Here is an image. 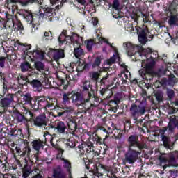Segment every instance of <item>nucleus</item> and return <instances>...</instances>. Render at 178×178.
Returning <instances> with one entry per match:
<instances>
[{
  "instance_id": "6",
  "label": "nucleus",
  "mask_w": 178,
  "mask_h": 178,
  "mask_svg": "<svg viewBox=\"0 0 178 178\" xmlns=\"http://www.w3.org/2000/svg\"><path fill=\"white\" fill-rule=\"evenodd\" d=\"M148 34V29L145 26L143 29L138 30V41L140 44L145 45L147 43V35Z\"/></svg>"
},
{
  "instance_id": "2",
  "label": "nucleus",
  "mask_w": 178,
  "mask_h": 178,
  "mask_svg": "<svg viewBox=\"0 0 178 178\" xmlns=\"http://www.w3.org/2000/svg\"><path fill=\"white\" fill-rule=\"evenodd\" d=\"M152 55H155V56L154 57ZM152 55L149 58H147L146 61L142 60V67H143L145 70H139V74H140L141 77H143V79H144L145 73H151L152 67L155 66L156 58H158V52L153 51Z\"/></svg>"
},
{
  "instance_id": "64",
  "label": "nucleus",
  "mask_w": 178,
  "mask_h": 178,
  "mask_svg": "<svg viewBox=\"0 0 178 178\" xmlns=\"http://www.w3.org/2000/svg\"><path fill=\"white\" fill-rule=\"evenodd\" d=\"M175 105H176L177 106H178V100H177V101L175 102Z\"/></svg>"
},
{
  "instance_id": "60",
  "label": "nucleus",
  "mask_w": 178,
  "mask_h": 178,
  "mask_svg": "<svg viewBox=\"0 0 178 178\" xmlns=\"http://www.w3.org/2000/svg\"><path fill=\"white\" fill-rule=\"evenodd\" d=\"M33 178H42V176H41V175L40 174H38L35 175Z\"/></svg>"
},
{
  "instance_id": "22",
  "label": "nucleus",
  "mask_w": 178,
  "mask_h": 178,
  "mask_svg": "<svg viewBox=\"0 0 178 178\" xmlns=\"http://www.w3.org/2000/svg\"><path fill=\"white\" fill-rule=\"evenodd\" d=\"M159 165H164L168 162V156L166 154H161L158 159Z\"/></svg>"
},
{
  "instance_id": "45",
  "label": "nucleus",
  "mask_w": 178,
  "mask_h": 178,
  "mask_svg": "<svg viewBox=\"0 0 178 178\" xmlns=\"http://www.w3.org/2000/svg\"><path fill=\"white\" fill-rule=\"evenodd\" d=\"M138 113H140V115H144L145 113V108L143 106H138Z\"/></svg>"
},
{
  "instance_id": "17",
  "label": "nucleus",
  "mask_w": 178,
  "mask_h": 178,
  "mask_svg": "<svg viewBox=\"0 0 178 178\" xmlns=\"http://www.w3.org/2000/svg\"><path fill=\"white\" fill-rule=\"evenodd\" d=\"M56 129L58 133L63 134L66 130V125H65V123L63 122H59L57 123Z\"/></svg>"
},
{
  "instance_id": "59",
  "label": "nucleus",
  "mask_w": 178,
  "mask_h": 178,
  "mask_svg": "<svg viewBox=\"0 0 178 178\" xmlns=\"http://www.w3.org/2000/svg\"><path fill=\"white\" fill-rule=\"evenodd\" d=\"M37 30H38L37 26H32L31 33H34Z\"/></svg>"
},
{
  "instance_id": "51",
  "label": "nucleus",
  "mask_w": 178,
  "mask_h": 178,
  "mask_svg": "<svg viewBox=\"0 0 178 178\" xmlns=\"http://www.w3.org/2000/svg\"><path fill=\"white\" fill-rule=\"evenodd\" d=\"M3 178H16L11 174L7 173L3 175Z\"/></svg>"
},
{
  "instance_id": "19",
  "label": "nucleus",
  "mask_w": 178,
  "mask_h": 178,
  "mask_svg": "<svg viewBox=\"0 0 178 178\" xmlns=\"http://www.w3.org/2000/svg\"><path fill=\"white\" fill-rule=\"evenodd\" d=\"M15 151L17 154H19L20 155V156H24V155H26V152H27V151L30 152V148L25 147L24 149H23V151H22V149H20L19 147H16Z\"/></svg>"
},
{
  "instance_id": "32",
  "label": "nucleus",
  "mask_w": 178,
  "mask_h": 178,
  "mask_svg": "<svg viewBox=\"0 0 178 178\" xmlns=\"http://www.w3.org/2000/svg\"><path fill=\"white\" fill-rule=\"evenodd\" d=\"M90 77L92 79V80H98V77H99V73L98 72H90Z\"/></svg>"
},
{
  "instance_id": "7",
  "label": "nucleus",
  "mask_w": 178,
  "mask_h": 178,
  "mask_svg": "<svg viewBox=\"0 0 178 178\" xmlns=\"http://www.w3.org/2000/svg\"><path fill=\"white\" fill-rule=\"evenodd\" d=\"M129 147L128 149H134L136 147L139 148V149H143L144 146H141L137 140V136H131L128 139Z\"/></svg>"
},
{
  "instance_id": "40",
  "label": "nucleus",
  "mask_w": 178,
  "mask_h": 178,
  "mask_svg": "<svg viewBox=\"0 0 178 178\" xmlns=\"http://www.w3.org/2000/svg\"><path fill=\"white\" fill-rule=\"evenodd\" d=\"M15 119H17V120H18L19 122H23V120H24V117L23 116V115L19 113L15 114Z\"/></svg>"
},
{
  "instance_id": "37",
  "label": "nucleus",
  "mask_w": 178,
  "mask_h": 178,
  "mask_svg": "<svg viewBox=\"0 0 178 178\" xmlns=\"http://www.w3.org/2000/svg\"><path fill=\"white\" fill-rule=\"evenodd\" d=\"M92 45H94V42H92V40H88L86 43V47L88 51H91V49H92Z\"/></svg>"
},
{
  "instance_id": "49",
  "label": "nucleus",
  "mask_w": 178,
  "mask_h": 178,
  "mask_svg": "<svg viewBox=\"0 0 178 178\" xmlns=\"http://www.w3.org/2000/svg\"><path fill=\"white\" fill-rule=\"evenodd\" d=\"M167 94L168 97H169L170 98H173V97L175 96V92L172 90H168Z\"/></svg>"
},
{
  "instance_id": "5",
  "label": "nucleus",
  "mask_w": 178,
  "mask_h": 178,
  "mask_svg": "<svg viewBox=\"0 0 178 178\" xmlns=\"http://www.w3.org/2000/svg\"><path fill=\"white\" fill-rule=\"evenodd\" d=\"M47 55L49 58H54V60H59V59H62L65 58V52L63 49H49Z\"/></svg>"
},
{
  "instance_id": "63",
  "label": "nucleus",
  "mask_w": 178,
  "mask_h": 178,
  "mask_svg": "<svg viewBox=\"0 0 178 178\" xmlns=\"http://www.w3.org/2000/svg\"><path fill=\"white\" fill-rule=\"evenodd\" d=\"M11 2H13V3L17 2V0H11Z\"/></svg>"
},
{
  "instance_id": "27",
  "label": "nucleus",
  "mask_w": 178,
  "mask_h": 178,
  "mask_svg": "<svg viewBox=\"0 0 178 178\" xmlns=\"http://www.w3.org/2000/svg\"><path fill=\"white\" fill-rule=\"evenodd\" d=\"M176 159H178V152L177 151H175L171 153L169 162H175V161H176Z\"/></svg>"
},
{
  "instance_id": "34",
  "label": "nucleus",
  "mask_w": 178,
  "mask_h": 178,
  "mask_svg": "<svg viewBox=\"0 0 178 178\" xmlns=\"http://www.w3.org/2000/svg\"><path fill=\"white\" fill-rule=\"evenodd\" d=\"M31 173V170H30V169L24 168L23 170L22 177L27 178L29 177Z\"/></svg>"
},
{
  "instance_id": "24",
  "label": "nucleus",
  "mask_w": 178,
  "mask_h": 178,
  "mask_svg": "<svg viewBox=\"0 0 178 178\" xmlns=\"http://www.w3.org/2000/svg\"><path fill=\"white\" fill-rule=\"evenodd\" d=\"M44 67H45V65L42 62L38 61L35 63V68L36 70L41 72L42 70H44Z\"/></svg>"
},
{
  "instance_id": "58",
  "label": "nucleus",
  "mask_w": 178,
  "mask_h": 178,
  "mask_svg": "<svg viewBox=\"0 0 178 178\" xmlns=\"http://www.w3.org/2000/svg\"><path fill=\"white\" fill-rule=\"evenodd\" d=\"M59 2V0H50V3L51 5H56Z\"/></svg>"
},
{
  "instance_id": "31",
  "label": "nucleus",
  "mask_w": 178,
  "mask_h": 178,
  "mask_svg": "<svg viewBox=\"0 0 178 178\" xmlns=\"http://www.w3.org/2000/svg\"><path fill=\"white\" fill-rule=\"evenodd\" d=\"M18 83L21 84V86L26 84V83H27V78L23 76H18Z\"/></svg>"
},
{
  "instance_id": "25",
  "label": "nucleus",
  "mask_w": 178,
  "mask_h": 178,
  "mask_svg": "<svg viewBox=\"0 0 178 178\" xmlns=\"http://www.w3.org/2000/svg\"><path fill=\"white\" fill-rule=\"evenodd\" d=\"M70 98V93H64L63 95V105H66L69 102Z\"/></svg>"
},
{
  "instance_id": "44",
  "label": "nucleus",
  "mask_w": 178,
  "mask_h": 178,
  "mask_svg": "<svg viewBox=\"0 0 178 178\" xmlns=\"http://www.w3.org/2000/svg\"><path fill=\"white\" fill-rule=\"evenodd\" d=\"M63 109H65V111H64V112H65V113H72V112H73V107H71V106H69V107H67V106H65V107H64L63 108Z\"/></svg>"
},
{
  "instance_id": "26",
  "label": "nucleus",
  "mask_w": 178,
  "mask_h": 178,
  "mask_svg": "<svg viewBox=\"0 0 178 178\" xmlns=\"http://www.w3.org/2000/svg\"><path fill=\"white\" fill-rule=\"evenodd\" d=\"M23 99L25 102V104H31V105H33V104L31 103L33 98H31V95L30 94L26 93V95H24Z\"/></svg>"
},
{
  "instance_id": "29",
  "label": "nucleus",
  "mask_w": 178,
  "mask_h": 178,
  "mask_svg": "<svg viewBox=\"0 0 178 178\" xmlns=\"http://www.w3.org/2000/svg\"><path fill=\"white\" fill-rule=\"evenodd\" d=\"M63 161V168L66 169L67 172H70L71 165L67 160H65V159H61Z\"/></svg>"
},
{
  "instance_id": "43",
  "label": "nucleus",
  "mask_w": 178,
  "mask_h": 178,
  "mask_svg": "<svg viewBox=\"0 0 178 178\" xmlns=\"http://www.w3.org/2000/svg\"><path fill=\"white\" fill-rule=\"evenodd\" d=\"M5 60H6V57L0 56V66H1V67H5Z\"/></svg>"
},
{
  "instance_id": "13",
  "label": "nucleus",
  "mask_w": 178,
  "mask_h": 178,
  "mask_svg": "<svg viewBox=\"0 0 178 178\" xmlns=\"http://www.w3.org/2000/svg\"><path fill=\"white\" fill-rule=\"evenodd\" d=\"M162 141L164 147L167 149H173V146H170V138H168L165 135L162 136Z\"/></svg>"
},
{
  "instance_id": "38",
  "label": "nucleus",
  "mask_w": 178,
  "mask_h": 178,
  "mask_svg": "<svg viewBox=\"0 0 178 178\" xmlns=\"http://www.w3.org/2000/svg\"><path fill=\"white\" fill-rule=\"evenodd\" d=\"M53 140H54V138H52V136H51L50 143H51L52 147H54V148H56V149H58V151H60V152H62V154H63V150H62V149H60V147H59V146L54 145V143L52 142Z\"/></svg>"
},
{
  "instance_id": "11",
  "label": "nucleus",
  "mask_w": 178,
  "mask_h": 178,
  "mask_svg": "<svg viewBox=\"0 0 178 178\" xmlns=\"http://www.w3.org/2000/svg\"><path fill=\"white\" fill-rule=\"evenodd\" d=\"M29 55H31L33 59H40V60H42L45 56L44 52L38 50L29 53Z\"/></svg>"
},
{
  "instance_id": "9",
  "label": "nucleus",
  "mask_w": 178,
  "mask_h": 178,
  "mask_svg": "<svg viewBox=\"0 0 178 178\" xmlns=\"http://www.w3.org/2000/svg\"><path fill=\"white\" fill-rule=\"evenodd\" d=\"M13 102V95L9 94L6 97L1 99V106L8 108Z\"/></svg>"
},
{
  "instance_id": "10",
  "label": "nucleus",
  "mask_w": 178,
  "mask_h": 178,
  "mask_svg": "<svg viewBox=\"0 0 178 178\" xmlns=\"http://www.w3.org/2000/svg\"><path fill=\"white\" fill-rule=\"evenodd\" d=\"M53 177L54 178H66V175L63 173L62 168L57 166L53 170Z\"/></svg>"
},
{
  "instance_id": "3",
  "label": "nucleus",
  "mask_w": 178,
  "mask_h": 178,
  "mask_svg": "<svg viewBox=\"0 0 178 178\" xmlns=\"http://www.w3.org/2000/svg\"><path fill=\"white\" fill-rule=\"evenodd\" d=\"M140 155H141V152L134 149H128V152L125 155V161H127L128 163H134V162L138 159Z\"/></svg>"
},
{
  "instance_id": "35",
  "label": "nucleus",
  "mask_w": 178,
  "mask_h": 178,
  "mask_svg": "<svg viewBox=\"0 0 178 178\" xmlns=\"http://www.w3.org/2000/svg\"><path fill=\"white\" fill-rule=\"evenodd\" d=\"M167 178H175L177 177V172L176 171H170L167 172ZM163 178H166L164 177Z\"/></svg>"
},
{
  "instance_id": "62",
  "label": "nucleus",
  "mask_w": 178,
  "mask_h": 178,
  "mask_svg": "<svg viewBox=\"0 0 178 178\" xmlns=\"http://www.w3.org/2000/svg\"><path fill=\"white\" fill-rule=\"evenodd\" d=\"M48 20H49V22H52V17H48Z\"/></svg>"
},
{
  "instance_id": "20",
  "label": "nucleus",
  "mask_w": 178,
  "mask_h": 178,
  "mask_svg": "<svg viewBox=\"0 0 178 178\" xmlns=\"http://www.w3.org/2000/svg\"><path fill=\"white\" fill-rule=\"evenodd\" d=\"M22 72H29V69H31V65H30V63L27 62H24L20 65Z\"/></svg>"
},
{
  "instance_id": "41",
  "label": "nucleus",
  "mask_w": 178,
  "mask_h": 178,
  "mask_svg": "<svg viewBox=\"0 0 178 178\" xmlns=\"http://www.w3.org/2000/svg\"><path fill=\"white\" fill-rule=\"evenodd\" d=\"M81 5H86V3H92V0H76Z\"/></svg>"
},
{
  "instance_id": "57",
  "label": "nucleus",
  "mask_w": 178,
  "mask_h": 178,
  "mask_svg": "<svg viewBox=\"0 0 178 178\" xmlns=\"http://www.w3.org/2000/svg\"><path fill=\"white\" fill-rule=\"evenodd\" d=\"M99 168H100L101 169H103L104 170H108V167L102 164L99 165Z\"/></svg>"
},
{
  "instance_id": "1",
  "label": "nucleus",
  "mask_w": 178,
  "mask_h": 178,
  "mask_svg": "<svg viewBox=\"0 0 178 178\" xmlns=\"http://www.w3.org/2000/svg\"><path fill=\"white\" fill-rule=\"evenodd\" d=\"M123 47L127 49L129 56H133V55H134V51H138L140 56H144V58L149 54H152V50L151 49H143V47L140 46L134 47L130 42L124 43Z\"/></svg>"
},
{
  "instance_id": "33",
  "label": "nucleus",
  "mask_w": 178,
  "mask_h": 178,
  "mask_svg": "<svg viewBox=\"0 0 178 178\" xmlns=\"http://www.w3.org/2000/svg\"><path fill=\"white\" fill-rule=\"evenodd\" d=\"M177 20V19L175 16H170L168 19V24H170V26H175V24H176Z\"/></svg>"
},
{
  "instance_id": "28",
  "label": "nucleus",
  "mask_w": 178,
  "mask_h": 178,
  "mask_svg": "<svg viewBox=\"0 0 178 178\" xmlns=\"http://www.w3.org/2000/svg\"><path fill=\"white\" fill-rule=\"evenodd\" d=\"M130 111L133 116H136L138 113V107L136 104H133L130 108Z\"/></svg>"
},
{
  "instance_id": "4",
  "label": "nucleus",
  "mask_w": 178,
  "mask_h": 178,
  "mask_svg": "<svg viewBox=\"0 0 178 178\" xmlns=\"http://www.w3.org/2000/svg\"><path fill=\"white\" fill-rule=\"evenodd\" d=\"M81 95L79 92L74 93L71 98L72 100V102L74 104V105L80 106V105H84L86 102H88L91 98V94H88V97L87 99H81Z\"/></svg>"
},
{
  "instance_id": "54",
  "label": "nucleus",
  "mask_w": 178,
  "mask_h": 178,
  "mask_svg": "<svg viewBox=\"0 0 178 178\" xmlns=\"http://www.w3.org/2000/svg\"><path fill=\"white\" fill-rule=\"evenodd\" d=\"M19 45H23L24 47H26V48L25 49L26 51H29V49H31V45L30 44L26 45V44H19Z\"/></svg>"
},
{
  "instance_id": "47",
  "label": "nucleus",
  "mask_w": 178,
  "mask_h": 178,
  "mask_svg": "<svg viewBox=\"0 0 178 178\" xmlns=\"http://www.w3.org/2000/svg\"><path fill=\"white\" fill-rule=\"evenodd\" d=\"M44 37H46L47 40H52V33L51 31L45 32Z\"/></svg>"
},
{
  "instance_id": "23",
  "label": "nucleus",
  "mask_w": 178,
  "mask_h": 178,
  "mask_svg": "<svg viewBox=\"0 0 178 178\" xmlns=\"http://www.w3.org/2000/svg\"><path fill=\"white\" fill-rule=\"evenodd\" d=\"M116 60H120V57L118 55H113V57L106 61V65H112Z\"/></svg>"
},
{
  "instance_id": "16",
  "label": "nucleus",
  "mask_w": 178,
  "mask_h": 178,
  "mask_svg": "<svg viewBox=\"0 0 178 178\" xmlns=\"http://www.w3.org/2000/svg\"><path fill=\"white\" fill-rule=\"evenodd\" d=\"M31 84L33 87V88H34L35 91H38L40 92L41 91V83L40 82V81L38 80H33L31 82Z\"/></svg>"
},
{
  "instance_id": "53",
  "label": "nucleus",
  "mask_w": 178,
  "mask_h": 178,
  "mask_svg": "<svg viewBox=\"0 0 178 178\" xmlns=\"http://www.w3.org/2000/svg\"><path fill=\"white\" fill-rule=\"evenodd\" d=\"M29 2L31 3H33V2H38L39 5H41V3H42V0H29Z\"/></svg>"
},
{
  "instance_id": "30",
  "label": "nucleus",
  "mask_w": 178,
  "mask_h": 178,
  "mask_svg": "<svg viewBox=\"0 0 178 178\" xmlns=\"http://www.w3.org/2000/svg\"><path fill=\"white\" fill-rule=\"evenodd\" d=\"M112 8L115 9V10H120V3H119V0H113Z\"/></svg>"
},
{
  "instance_id": "52",
  "label": "nucleus",
  "mask_w": 178,
  "mask_h": 178,
  "mask_svg": "<svg viewBox=\"0 0 178 178\" xmlns=\"http://www.w3.org/2000/svg\"><path fill=\"white\" fill-rule=\"evenodd\" d=\"M168 129L170 131H172L175 129V124L170 123L168 124Z\"/></svg>"
},
{
  "instance_id": "46",
  "label": "nucleus",
  "mask_w": 178,
  "mask_h": 178,
  "mask_svg": "<svg viewBox=\"0 0 178 178\" xmlns=\"http://www.w3.org/2000/svg\"><path fill=\"white\" fill-rule=\"evenodd\" d=\"M14 27L17 30H23V25L20 22H17V24H14Z\"/></svg>"
},
{
  "instance_id": "50",
  "label": "nucleus",
  "mask_w": 178,
  "mask_h": 178,
  "mask_svg": "<svg viewBox=\"0 0 178 178\" xmlns=\"http://www.w3.org/2000/svg\"><path fill=\"white\" fill-rule=\"evenodd\" d=\"M127 31H130L131 33H132L133 31H134V28L133 27V25L131 24H129L127 26Z\"/></svg>"
},
{
  "instance_id": "18",
  "label": "nucleus",
  "mask_w": 178,
  "mask_h": 178,
  "mask_svg": "<svg viewBox=\"0 0 178 178\" xmlns=\"http://www.w3.org/2000/svg\"><path fill=\"white\" fill-rule=\"evenodd\" d=\"M67 34V31H63L62 33L60 35L58 38V41L60 44H63L66 41V38L67 40H69V38H67L69 36H66Z\"/></svg>"
},
{
  "instance_id": "12",
  "label": "nucleus",
  "mask_w": 178,
  "mask_h": 178,
  "mask_svg": "<svg viewBox=\"0 0 178 178\" xmlns=\"http://www.w3.org/2000/svg\"><path fill=\"white\" fill-rule=\"evenodd\" d=\"M70 41L72 42H76V44H83V38L79 37L78 34L72 33V36H68Z\"/></svg>"
},
{
  "instance_id": "21",
  "label": "nucleus",
  "mask_w": 178,
  "mask_h": 178,
  "mask_svg": "<svg viewBox=\"0 0 178 178\" xmlns=\"http://www.w3.org/2000/svg\"><path fill=\"white\" fill-rule=\"evenodd\" d=\"M74 54L76 58H80V56H83V55H84V51L81 47H78L74 49Z\"/></svg>"
},
{
  "instance_id": "42",
  "label": "nucleus",
  "mask_w": 178,
  "mask_h": 178,
  "mask_svg": "<svg viewBox=\"0 0 178 178\" xmlns=\"http://www.w3.org/2000/svg\"><path fill=\"white\" fill-rule=\"evenodd\" d=\"M66 145H67V147H70V148H74V147H76V143L70 140H68L66 142Z\"/></svg>"
},
{
  "instance_id": "15",
  "label": "nucleus",
  "mask_w": 178,
  "mask_h": 178,
  "mask_svg": "<svg viewBox=\"0 0 178 178\" xmlns=\"http://www.w3.org/2000/svg\"><path fill=\"white\" fill-rule=\"evenodd\" d=\"M32 147L35 151H40L44 147V144L41 140H34L32 142Z\"/></svg>"
},
{
  "instance_id": "48",
  "label": "nucleus",
  "mask_w": 178,
  "mask_h": 178,
  "mask_svg": "<svg viewBox=\"0 0 178 178\" xmlns=\"http://www.w3.org/2000/svg\"><path fill=\"white\" fill-rule=\"evenodd\" d=\"M97 38H99V42L102 43V42H106V44H109L110 47H112V44H111L110 43H108L106 40H105V38H101L99 36V35H97Z\"/></svg>"
},
{
  "instance_id": "36",
  "label": "nucleus",
  "mask_w": 178,
  "mask_h": 178,
  "mask_svg": "<svg viewBox=\"0 0 178 178\" xmlns=\"http://www.w3.org/2000/svg\"><path fill=\"white\" fill-rule=\"evenodd\" d=\"M99 65H101V57H97L92 67H99Z\"/></svg>"
},
{
  "instance_id": "55",
  "label": "nucleus",
  "mask_w": 178,
  "mask_h": 178,
  "mask_svg": "<svg viewBox=\"0 0 178 178\" xmlns=\"http://www.w3.org/2000/svg\"><path fill=\"white\" fill-rule=\"evenodd\" d=\"M92 22L93 23V26H97V24H98V19L92 18Z\"/></svg>"
},
{
  "instance_id": "8",
  "label": "nucleus",
  "mask_w": 178,
  "mask_h": 178,
  "mask_svg": "<svg viewBox=\"0 0 178 178\" xmlns=\"http://www.w3.org/2000/svg\"><path fill=\"white\" fill-rule=\"evenodd\" d=\"M38 105H39V106H43V108H45V109H48V108H51V106H53L54 104H52V99L49 97H48L47 99L43 97L38 98Z\"/></svg>"
},
{
  "instance_id": "61",
  "label": "nucleus",
  "mask_w": 178,
  "mask_h": 178,
  "mask_svg": "<svg viewBox=\"0 0 178 178\" xmlns=\"http://www.w3.org/2000/svg\"><path fill=\"white\" fill-rule=\"evenodd\" d=\"M28 17L29 19H33V15L31 13H29Z\"/></svg>"
},
{
  "instance_id": "14",
  "label": "nucleus",
  "mask_w": 178,
  "mask_h": 178,
  "mask_svg": "<svg viewBox=\"0 0 178 178\" xmlns=\"http://www.w3.org/2000/svg\"><path fill=\"white\" fill-rule=\"evenodd\" d=\"M35 126H44L47 124V121L45 120V117L40 116L36 118L34 121Z\"/></svg>"
},
{
  "instance_id": "56",
  "label": "nucleus",
  "mask_w": 178,
  "mask_h": 178,
  "mask_svg": "<svg viewBox=\"0 0 178 178\" xmlns=\"http://www.w3.org/2000/svg\"><path fill=\"white\" fill-rule=\"evenodd\" d=\"M54 8H46V13H52Z\"/></svg>"
},
{
  "instance_id": "39",
  "label": "nucleus",
  "mask_w": 178,
  "mask_h": 178,
  "mask_svg": "<svg viewBox=\"0 0 178 178\" xmlns=\"http://www.w3.org/2000/svg\"><path fill=\"white\" fill-rule=\"evenodd\" d=\"M155 97L157 101H162V98H163V94H162L161 92H156L155 93Z\"/></svg>"
}]
</instances>
